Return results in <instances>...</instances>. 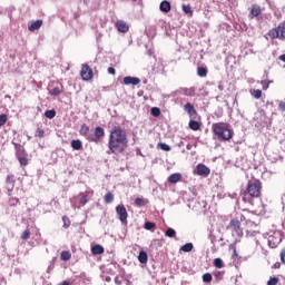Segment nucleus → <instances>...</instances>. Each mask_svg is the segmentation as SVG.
I'll return each mask as SVG.
<instances>
[{
  "label": "nucleus",
  "instance_id": "f257e3e1",
  "mask_svg": "<svg viewBox=\"0 0 285 285\" xmlns=\"http://www.w3.org/2000/svg\"><path fill=\"white\" fill-rule=\"evenodd\" d=\"M128 148V134L121 127H114L109 134L108 155H121Z\"/></svg>",
  "mask_w": 285,
  "mask_h": 285
},
{
  "label": "nucleus",
  "instance_id": "f03ea898",
  "mask_svg": "<svg viewBox=\"0 0 285 285\" xmlns=\"http://www.w3.org/2000/svg\"><path fill=\"white\" fill-rule=\"evenodd\" d=\"M262 195V181L249 180L245 190L240 193L242 202L249 204V206L255 205V199L259 198Z\"/></svg>",
  "mask_w": 285,
  "mask_h": 285
},
{
  "label": "nucleus",
  "instance_id": "7ed1b4c3",
  "mask_svg": "<svg viewBox=\"0 0 285 285\" xmlns=\"http://www.w3.org/2000/svg\"><path fill=\"white\" fill-rule=\"evenodd\" d=\"M79 135L85 137L87 141L99 144V141L106 137V130H104V127H96L94 134H90V127L86 124H82L79 129Z\"/></svg>",
  "mask_w": 285,
  "mask_h": 285
},
{
  "label": "nucleus",
  "instance_id": "20e7f679",
  "mask_svg": "<svg viewBox=\"0 0 285 285\" xmlns=\"http://www.w3.org/2000/svg\"><path fill=\"white\" fill-rule=\"evenodd\" d=\"M212 130L218 139L223 141H230L233 139V129H230V125L226 122H215L212 125Z\"/></svg>",
  "mask_w": 285,
  "mask_h": 285
},
{
  "label": "nucleus",
  "instance_id": "39448f33",
  "mask_svg": "<svg viewBox=\"0 0 285 285\" xmlns=\"http://www.w3.org/2000/svg\"><path fill=\"white\" fill-rule=\"evenodd\" d=\"M92 195H95V191L86 190V191H81L78 195L71 197L70 198L71 208H73V209L83 208V206H86V204H88L90 202V198L92 197Z\"/></svg>",
  "mask_w": 285,
  "mask_h": 285
},
{
  "label": "nucleus",
  "instance_id": "423d86ee",
  "mask_svg": "<svg viewBox=\"0 0 285 285\" xmlns=\"http://www.w3.org/2000/svg\"><path fill=\"white\" fill-rule=\"evenodd\" d=\"M16 148V157L20 164V166H28V155L26 154V149L23 146L17 142H12Z\"/></svg>",
  "mask_w": 285,
  "mask_h": 285
},
{
  "label": "nucleus",
  "instance_id": "0eeeda50",
  "mask_svg": "<svg viewBox=\"0 0 285 285\" xmlns=\"http://www.w3.org/2000/svg\"><path fill=\"white\" fill-rule=\"evenodd\" d=\"M227 228L232 232L234 237H242V235H244L242 223H239L238 219H232Z\"/></svg>",
  "mask_w": 285,
  "mask_h": 285
},
{
  "label": "nucleus",
  "instance_id": "6e6552de",
  "mask_svg": "<svg viewBox=\"0 0 285 285\" xmlns=\"http://www.w3.org/2000/svg\"><path fill=\"white\" fill-rule=\"evenodd\" d=\"M268 36L271 39H281L282 41H285V27L278 26L269 30Z\"/></svg>",
  "mask_w": 285,
  "mask_h": 285
},
{
  "label": "nucleus",
  "instance_id": "1a4fd4ad",
  "mask_svg": "<svg viewBox=\"0 0 285 285\" xmlns=\"http://www.w3.org/2000/svg\"><path fill=\"white\" fill-rule=\"evenodd\" d=\"M116 213H117L118 219L121 222V224H128V210H126V206L118 205L116 207Z\"/></svg>",
  "mask_w": 285,
  "mask_h": 285
},
{
  "label": "nucleus",
  "instance_id": "9d476101",
  "mask_svg": "<svg viewBox=\"0 0 285 285\" xmlns=\"http://www.w3.org/2000/svg\"><path fill=\"white\" fill-rule=\"evenodd\" d=\"M80 77L83 79V81H90L92 77H95V73H92V68L88 65H82Z\"/></svg>",
  "mask_w": 285,
  "mask_h": 285
},
{
  "label": "nucleus",
  "instance_id": "9b49d317",
  "mask_svg": "<svg viewBox=\"0 0 285 285\" xmlns=\"http://www.w3.org/2000/svg\"><path fill=\"white\" fill-rule=\"evenodd\" d=\"M196 173L200 177H208L210 175V168H208L204 164H198L197 167H196Z\"/></svg>",
  "mask_w": 285,
  "mask_h": 285
},
{
  "label": "nucleus",
  "instance_id": "f8f14e48",
  "mask_svg": "<svg viewBox=\"0 0 285 285\" xmlns=\"http://www.w3.org/2000/svg\"><path fill=\"white\" fill-rule=\"evenodd\" d=\"M196 91L197 89H195V87H190V88H180L176 92L177 95H184L185 97H195Z\"/></svg>",
  "mask_w": 285,
  "mask_h": 285
},
{
  "label": "nucleus",
  "instance_id": "ddd939ff",
  "mask_svg": "<svg viewBox=\"0 0 285 285\" xmlns=\"http://www.w3.org/2000/svg\"><path fill=\"white\" fill-rule=\"evenodd\" d=\"M124 83L125 86H139V83H141V79L127 76L124 78Z\"/></svg>",
  "mask_w": 285,
  "mask_h": 285
},
{
  "label": "nucleus",
  "instance_id": "4468645a",
  "mask_svg": "<svg viewBox=\"0 0 285 285\" xmlns=\"http://www.w3.org/2000/svg\"><path fill=\"white\" fill-rule=\"evenodd\" d=\"M17 183V180L14 179V175H8L6 178V184H7V190L10 195V193H12V190H14V184Z\"/></svg>",
  "mask_w": 285,
  "mask_h": 285
},
{
  "label": "nucleus",
  "instance_id": "2eb2a0df",
  "mask_svg": "<svg viewBox=\"0 0 285 285\" xmlns=\"http://www.w3.org/2000/svg\"><path fill=\"white\" fill-rule=\"evenodd\" d=\"M116 28H117L118 32H128V30H129L128 23H126V21H124V20H118L116 22Z\"/></svg>",
  "mask_w": 285,
  "mask_h": 285
},
{
  "label": "nucleus",
  "instance_id": "dca6fc26",
  "mask_svg": "<svg viewBox=\"0 0 285 285\" xmlns=\"http://www.w3.org/2000/svg\"><path fill=\"white\" fill-rule=\"evenodd\" d=\"M184 110L185 112H187V115H189V117H195V115H197V110L195 109V106H193V104L187 102L184 106Z\"/></svg>",
  "mask_w": 285,
  "mask_h": 285
},
{
  "label": "nucleus",
  "instance_id": "f3484780",
  "mask_svg": "<svg viewBox=\"0 0 285 285\" xmlns=\"http://www.w3.org/2000/svg\"><path fill=\"white\" fill-rule=\"evenodd\" d=\"M262 14V8L259 6L254 4L249 12V19H255V17H259Z\"/></svg>",
  "mask_w": 285,
  "mask_h": 285
},
{
  "label": "nucleus",
  "instance_id": "a211bd4d",
  "mask_svg": "<svg viewBox=\"0 0 285 285\" xmlns=\"http://www.w3.org/2000/svg\"><path fill=\"white\" fill-rule=\"evenodd\" d=\"M282 242L281 237L275 238L274 236L268 237V244L271 248H277Z\"/></svg>",
  "mask_w": 285,
  "mask_h": 285
},
{
  "label": "nucleus",
  "instance_id": "6ab92c4d",
  "mask_svg": "<svg viewBox=\"0 0 285 285\" xmlns=\"http://www.w3.org/2000/svg\"><path fill=\"white\" fill-rule=\"evenodd\" d=\"M159 10L160 12H165V14H167V12H170L171 10L170 2L168 0L163 1L159 6Z\"/></svg>",
  "mask_w": 285,
  "mask_h": 285
},
{
  "label": "nucleus",
  "instance_id": "aec40b11",
  "mask_svg": "<svg viewBox=\"0 0 285 285\" xmlns=\"http://www.w3.org/2000/svg\"><path fill=\"white\" fill-rule=\"evenodd\" d=\"M41 26H43V21L42 20H36L35 22H32L29 26V31L35 32V30H39V28H41Z\"/></svg>",
  "mask_w": 285,
  "mask_h": 285
},
{
  "label": "nucleus",
  "instance_id": "412c9836",
  "mask_svg": "<svg viewBox=\"0 0 285 285\" xmlns=\"http://www.w3.org/2000/svg\"><path fill=\"white\" fill-rule=\"evenodd\" d=\"M138 262L140 264H148V253L145 250H140L138 255Z\"/></svg>",
  "mask_w": 285,
  "mask_h": 285
},
{
  "label": "nucleus",
  "instance_id": "4be33fe9",
  "mask_svg": "<svg viewBox=\"0 0 285 285\" xmlns=\"http://www.w3.org/2000/svg\"><path fill=\"white\" fill-rule=\"evenodd\" d=\"M71 148L73 150H82L83 149V142H81V140H79V139L71 140Z\"/></svg>",
  "mask_w": 285,
  "mask_h": 285
},
{
  "label": "nucleus",
  "instance_id": "5701e85b",
  "mask_svg": "<svg viewBox=\"0 0 285 285\" xmlns=\"http://www.w3.org/2000/svg\"><path fill=\"white\" fill-rule=\"evenodd\" d=\"M169 184H177V181H181V174H171L168 177Z\"/></svg>",
  "mask_w": 285,
  "mask_h": 285
},
{
  "label": "nucleus",
  "instance_id": "b1692460",
  "mask_svg": "<svg viewBox=\"0 0 285 285\" xmlns=\"http://www.w3.org/2000/svg\"><path fill=\"white\" fill-rule=\"evenodd\" d=\"M104 246L101 245H95L91 247L92 255H104Z\"/></svg>",
  "mask_w": 285,
  "mask_h": 285
},
{
  "label": "nucleus",
  "instance_id": "393cba45",
  "mask_svg": "<svg viewBox=\"0 0 285 285\" xmlns=\"http://www.w3.org/2000/svg\"><path fill=\"white\" fill-rule=\"evenodd\" d=\"M61 92H63V86L60 87H55L53 89H51L49 91V95H51V97H59V95H61Z\"/></svg>",
  "mask_w": 285,
  "mask_h": 285
},
{
  "label": "nucleus",
  "instance_id": "a878e982",
  "mask_svg": "<svg viewBox=\"0 0 285 285\" xmlns=\"http://www.w3.org/2000/svg\"><path fill=\"white\" fill-rule=\"evenodd\" d=\"M71 257H72V254L68 250H62L60 254V259L62 262H70Z\"/></svg>",
  "mask_w": 285,
  "mask_h": 285
},
{
  "label": "nucleus",
  "instance_id": "bb28decb",
  "mask_svg": "<svg viewBox=\"0 0 285 285\" xmlns=\"http://www.w3.org/2000/svg\"><path fill=\"white\" fill-rule=\"evenodd\" d=\"M189 128H190V130L197 131L202 128V125L199 124V121L190 120L189 121Z\"/></svg>",
  "mask_w": 285,
  "mask_h": 285
},
{
  "label": "nucleus",
  "instance_id": "cd10ccee",
  "mask_svg": "<svg viewBox=\"0 0 285 285\" xmlns=\"http://www.w3.org/2000/svg\"><path fill=\"white\" fill-rule=\"evenodd\" d=\"M193 248H194L193 243H186L180 247V250H183V253H190Z\"/></svg>",
  "mask_w": 285,
  "mask_h": 285
},
{
  "label": "nucleus",
  "instance_id": "c85d7f7f",
  "mask_svg": "<svg viewBox=\"0 0 285 285\" xmlns=\"http://www.w3.org/2000/svg\"><path fill=\"white\" fill-rule=\"evenodd\" d=\"M45 117H47V119H55V117H57V111L55 109L46 110Z\"/></svg>",
  "mask_w": 285,
  "mask_h": 285
},
{
  "label": "nucleus",
  "instance_id": "c756f323",
  "mask_svg": "<svg viewBox=\"0 0 285 285\" xmlns=\"http://www.w3.org/2000/svg\"><path fill=\"white\" fill-rule=\"evenodd\" d=\"M112 202H115V195H112V193L108 191L105 195V204H112Z\"/></svg>",
  "mask_w": 285,
  "mask_h": 285
},
{
  "label": "nucleus",
  "instance_id": "7c9ffc66",
  "mask_svg": "<svg viewBox=\"0 0 285 285\" xmlns=\"http://www.w3.org/2000/svg\"><path fill=\"white\" fill-rule=\"evenodd\" d=\"M197 75L198 77H206L208 75V69L206 67H198Z\"/></svg>",
  "mask_w": 285,
  "mask_h": 285
},
{
  "label": "nucleus",
  "instance_id": "2f4dec72",
  "mask_svg": "<svg viewBox=\"0 0 285 285\" xmlns=\"http://www.w3.org/2000/svg\"><path fill=\"white\" fill-rule=\"evenodd\" d=\"M250 95L252 97H254V99H262V90L259 89L250 90Z\"/></svg>",
  "mask_w": 285,
  "mask_h": 285
},
{
  "label": "nucleus",
  "instance_id": "473e14b6",
  "mask_svg": "<svg viewBox=\"0 0 285 285\" xmlns=\"http://www.w3.org/2000/svg\"><path fill=\"white\" fill-rule=\"evenodd\" d=\"M203 282H205V284H210L213 282V275H210V273L204 274Z\"/></svg>",
  "mask_w": 285,
  "mask_h": 285
},
{
  "label": "nucleus",
  "instance_id": "72a5a7b5",
  "mask_svg": "<svg viewBox=\"0 0 285 285\" xmlns=\"http://www.w3.org/2000/svg\"><path fill=\"white\" fill-rule=\"evenodd\" d=\"M183 12H185V14L193 16V8L190 7V4H183Z\"/></svg>",
  "mask_w": 285,
  "mask_h": 285
},
{
  "label": "nucleus",
  "instance_id": "f704fd0d",
  "mask_svg": "<svg viewBox=\"0 0 285 285\" xmlns=\"http://www.w3.org/2000/svg\"><path fill=\"white\" fill-rule=\"evenodd\" d=\"M165 235H166V237H170V238H173V237H175L176 235H177V232H175V229H173V228H167V230L165 232Z\"/></svg>",
  "mask_w": 285,
  "mask_h": 285
},
{
  "label": "nucleus",
  "instance_id": "c9c22d12",
  "mask_svg": "<svg viewBox=\"0 0 285 285\" xmlns=\"http://www.w3.org/2000/svg\"><path fill=\"white\" fill-rule=\"evenodd\" d=\"M214 266L215 268H224V261L222 258L214 259Z\"/></svg>",
  "mask_w": 285,
  "mask_h": 285
},
{
  "label": "nucleus",
  "instance_id": "e433bc0d",
  "mask_svg": "<svg viewBox=\"0 0 285 285\" xmlns=\"http://www.w3.org/2000/svg\"><path fill=\"white\" fill-rule=\"evenodd\" d=\"M150 114L153 115V117H159V115H161V110L158 107H153L150 109Z\"/></svg>",
  "mask_w": 285,
  "mask_h": 285
},
{
  "label": "nucleus",
  "instance_id": "4c0bfd02",
  "mask_svg": "<svg viewBox=\"0 0 285 285\" xmlns=\"http://www.w3.org/2000/svg\"><path fill=\"white\" fill-rule=\"evenodd\" d=\"M214 277L217 279V282H222L224 279V272L216 271L214 272Z\"/></svg>",
  "mask_w": 285,
  "mask_h": 285
},
{
  "label": "nucleus",
  "instance_id": "58836bf2",
  "mask_svg": "<svg viewBox=\"0 0 285 285\" xmlns=\"http://www.w3.org/2000/svg\"><path fill=\"white\" fill-rule=\"evenodd\" d=\"M158 148H160V150H165V153H170V147L165 142H159Z\"/></svg>",
  "mask_w": 285,
  "mask_h": 285
},
{
  "label": "nucleus",
  "instance_id": "ea45409f",
  "mask_svg": "<svg viewBox=\"0 0 285 285\" xmlns=\"http://www.w3.org/2000/svg\"><path fill=\"white\" fill-rule=\"evenodd\" d=\"M7 121H8V116L6 114H1L0 115V127L6 126Z\"/></svg>",
  "mask_w": 285,
  "mask_h": 285
},
{
  "label": "nucleus",
  "instance_id": "a19ab883",
  "mask_svg": "<svg viewBox=\"0 0 285 285\" xmlns=\"http://www.w3.org/2000/svg\"><path fill=\"white\" fill-rule=\"evenodd\" d=\"M279 283V278L271 277L267 282V285H277Z\"/></svg>",
  "mask_w": 285,
  "mask_h": 285
},
{
  "label": "nucleus",
  "instance_id": "79ce46f5",
  "mask_svg": "<svg viewBox=\"0 0 285 285\" xmlns=\"http://www.w3.org/2000/svg\"><path fill=\"white\" fill-rule=\"evenodd\" d=\"M258 83L263 86V90H268V88L271 87V85H268V80H261L258 81Z\"/></svg>",
  "mask_w": 285,
  "mask_h": 285
},
{
  "label": "nucleus",
  "instance_id": "37998d69",
  "mask_svg": "<svg viewBox=\"0 0 285 285\" xmlns=\"http://www.w3.org/2000/svg\"><path fill=\"white\" fill-rule=\"evenodd\" d=\"M43 135H46V131L42 128L36 130V137L43 138Z\"/></svg>",
  "mask_w": 285,
  "mask_h": 285
},
{
  "label": "nucleus",
  "instance_id": "c03bdc74",
  "mask_svg": "<svg viewBox=\"0 0 285 285\" xmlns=\"http://www.w3.org/2000/svg\"><path fill=\"white\" fill-rule=\"evenodd\" d=\"M155 223H150V222H147L145 223V229L146 230H153V228H155Z\"/></svg>",
  "mask_w": 285,
  "mask_h": 285
},
{
  "label": "nucleus",
  "instance_id": "a18cd8bd",
  "mask_svg": "<svg viewBox=\"0 0 285 285\" xmlns=\"http://www.w3.org/2000/svg\"><path fill=\"white\" fill-rule=\"evenodd\" d=\"M21 239H30V229H26L22 235Z\"/></svg>",
  "mask_w": 285,
  "mask_h": 285
},
{
  "label": "nucleus",
  "instance_id": "49530a36",
  "mask_svg": "<svg viewBox=\"0 0 285 285\" xmlns=\"http://www.w3.org/2000/svg\"><path fill=\"white\" fill-rule=\"evenodd\" d=\"M9 204H10V206H17V204H19V198H11L9 200Z\"/></svg>",
  "mask_w": 285,
  "mask_h": 285
},
{
  "label": "nucleus",
  "instance_id": "de8ad7c7",
  "mask_svg": "<svg viewBox=\"0 0 285 285\" xmlns=\"http://www.w3.org/2000/svg\"><path fill=\"white\" fill-rule=\"evenodd\" d=\"M281 262L285 264V247L281 250Z\"/></svg>",
  "mask_w": 285,
  "mask_h": 285
},
{
  "label": "nucleus",
  "instance_id": "09e8293b",
  "mask_svg": "<svg viewBox=\"0 0 285 285\" xmlns=\"http://www.w3.org/2000/svg\"><path fill=\"white\" fill-rule=\"evenodd\" d=\"M135 204L136 206H144V200L141 198H136Z\"/></svg>",
  "mask_w": 285,
  "mask_h": 285
},
{
  "label": "nucleus",
  "instance_id": "8fccbe9b",
  "mask_svg": "<svg viewBox=\"0 0 285 285\" xmlns=\"http://www.w3.org/2000/svg\"><path fill=\"white\" fill-rule=\"evenodd\" d=\"M63 220V228H70V220L66 222V216L62 217Z\"/></svg>",
  "mask_w": 285,
  "mask_h": 285
},
{
  "label": "nucleus",
  "instance_id": "3c124183",
  "mask_svg": "<svg viewBox=\"0 0 285 285\" xmlns=\"http://www.w3.org/2000/svg\"><path fill=\"white\" fill-rule=\"evenodd\" d=\"M278 108H279V110H282V112H285V102L284 101H279Z\"/></svg>",
  "mask_w": 285,
  "mask_h": 285
},
{
  "label": "nucleus",
  "instance_id": "603ef678",
  "mask_svg": "<svg viewBox=\"0 0 285 285\" xmlns=\"http://www.w3.org/2000/svg\"><path fill=\"white\" fill-rule=\"evenodd\" d=\"M108 73H109V75H115V73H116L115 68H114V67H109V68H108Z\"/></svg>",
  "mask_w": 285,
  "mask_h": 285
},
{
  "label": "nucleus",
  "instance_id": "864d4df0",
  "mask_svg": "<svg viewBox=\"0 0 285 285\" xmlns=\"http://www.w3.org/2000/svg\"><path fill=\"white\" fill-rule=\"evenodd\" d=\"M115 284L121 285V279H119L118 276L115 277Z\"/></svg>",
  "mask_w": 285,
  "mask_h": 285
},
{
  "label": "nucleus",
  "instance_id": "5fc2aeb1",
  "mask_svg": "<svg viewBox=\"0 0 285 285\" xmlns=\"http://www.w3.org/2000/svg\"><path fill=\"white\" fill-rule=\"evenodd\" d=\"M278 59H279V61H283V62L285 63V53L281 55V56L278 57Z\"/></svg>",
  "mask_w": 285,
  "mask_h": 285
},
{
  "label": "nucleus",
  "instance_id": "6e6d98bb",
  "mask_svg": "<svg viewBox=\"0 0 285 285\" xmlns=\"http://www.w3.org/2000/svg\"><path fill=\"white\" fill-rule=\"evenodd\" d=\"M186 148H187V150H190V149L193 148V145L188 144V145L186 146Z\"/></svg>",
  "mask_w": 285,
  "mask_h": 285
},
{
  "label": "nucleus",
  "instance_id": "4d7b16f0",
  "mask_svg": "<svg viewBox=\"0 0 285 285\" xmlns=\"http://www.w3.org/2000/svg\"><path fill=\"white\" fill-rule=\"evenodd\" d=\"M106 282H111L110 276H107V277H106Z\"/></svg>",
  "mask_w": 285,
  "mask_h": 285
},
{
  "label": "nucleus",
  "instance_id": "13d9d810",
  "mask_svg": "<svg viewBox=\"0 0 285 285\" xmlns=\"http://www.w3.org/2000/svg\"><path fill=\"white\" fill-rule=\"evenodd\" d=\"M267 82H268V86H271V83H273V80H267Z\"/></svg>",
  "mask_w": 285,
  "mask_h": 285
},
{
  "label": "nucleus",
  "instance_id": "bf43d9fd",
  "mask_svg": "<svg viewBox=\"0 0 285 285\" xmlns=\"http://www.w3.org/2000/svg\"><path fill=\"white\" fill-rule=\"evenodd\" d=\"M219 90H224V87H222V85L218 86Z\"/></svg>",
  "mask_w": 285,
  "mask_h": 285
},
{
  "label": "nucleus",
  "instance_id": "052dcab7",
  "mask_svg": "<svg viewBox=\"0 0 285 285\" xmlns=\"http://www.w3.org/2000/svg\"><path fill=\"white\" fill-rule=\"evenodd\" d=\"M132 1H137V0H132Z\"/></svg>",
  "mask_w": 285,
  "mask_h": 285
}]
</instances>
